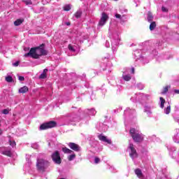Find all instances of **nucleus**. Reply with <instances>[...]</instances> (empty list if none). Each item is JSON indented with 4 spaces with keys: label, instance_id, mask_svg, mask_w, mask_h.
<instances>
[{
    "label": "nucleus",
    "instance_id": "obj_1",
    "mask_svg": "<svg viewBox=\"0 0 179 179\" xmlns=\"http://www.w3.org/2000/svg\"><path fill=\"white\" fill-rule=\"evenodd\" d=\"M139 97H141L143 100H150V102H146L144 105V113H146L147 115L150 117L152 115V109L155 108V103L152 101V95L143 93L136 94L134 96L131 98V100L133 102L139 101L141 100Z\"/></svg>",
    "mask_w": 179,
    "mask_h": 179
},
{
    "label": "nucleus",
    "instance_id": "obj_2",
    "mask_svg": "<svg viewBox=\"0 0 179 179\" xmlns=\"http://www.w3.org/2000/svg\"><path fill=\"white\" fill-rule=\"evenodd\" d=\"M129 134L134 142L139 143L143 141V134H142V133L138 130L131 128L130 129Z\"/></svg>",
    "mask_w": 179,
    "mask_h": 179
},
{
    "label": "nucleus",
    "instance_id": "obj_3",
    "mask_svg": "<svg viewBox=\"0 0 179 179\" xmlns=\"http://www.w3.org/2000/svg\"><path fill=\"white\" fill-rule=\"evenodd\" d=\"M49 166L50 162H48V161L43 159H37L36 166L38 171L44 173V171L48 169Z\"/></svg>",
    "mask_w": 179,
    "mask_h": 179
},
{
    "label": "nucleus",
    "instance_id": "obj_4",
    "mask_svg": "<svg viewBox=\"0 0 179 179\" xmlns=\"http://www.w3.org/2000/svg\"><path fill=\"white\" fill-rule=\"evenodd\" d=\"M120 36L117 34H114L111 39L112 50L113 53L117 52V48L118 47V44H120Z\"/></svg>",
    "mask_w": 179,
    "mask_h": 179
},
{
    "label": "nucleus",
    "instance_id": "obj_5",
    "mask_svg": "<svg viewBox=\"0 0 179 179\" xmlns=\"http://www.w3.org/2000/svg\"><path fill=\"white\" fill-rule=\"evenodd\" d=\"M62 150L65 154L70 155L67 157V159L69 162H72V160H74V159L76 158V155H75V152H73V151L69 148L64 147L62 148Z\"/></svg>",
    "mask_w": 179,
    "mask_h": 179
},
{
    "label": "nucleus",
    "instance_id": "obj_6",
    "mask_svg": "<svg viewBox=\"0 0 179 179\" xmlns=\"http://www.w3.org/2000/svg\"><path fill=\"white\" fill-rule=\"evenodd\" d=\"M96 113L97 111H96V109L94 108L85 109L84 110L83 120H85V121H89V120H90V115H96Z\"/></svg>",
    "mask_w": 179,
    "mask_h": 179
},
{
    "label": "nucleus",
    "instance_id": "obj_7",
    "mask_svg": "<svg viewBox=\"0 0 179 179\" xmlns=\"http://www.w3.org/2000/svg\"><path fill=\"white\" fill-rule=\"evenodd\" d=\"M36 55H37V59L41 57V55H47V51L44 50V44L41 45L39 47L35 48Z\"/></svg>",
    "mask_w": 179,
    "mask_h": 179
},
{
    "label": "nucleus",
    "instance_id": "obj_8",
    "mask_svg": "<svg viewBox=\"0 0 179 179\" xmlns=\"http://www.w3.org/2000/svg\"><path fill=\"white\" fill-rule=\"evenodd\" d=\"M128 151L129 152V156L130 157H131L132 160H134V159H136V157H138V152H136V150H135L134 144H129Z\"/></svg>",
    "mask_w": 179,
    "mask_h": 179
},
{
    "label": "nucleus",
    "instance_id": "obj_9",
    "mask_svg": "<svg viewBox=\"0 0 179 179\" xmlns=\"http://www.w3.org/2000/svg\"><path fill=\"white\" fill-rule=\"evenodd\" d=\"M52 159L55 164H61L62 160L61 159V155L59 151H55L52 154Z\"/></svg>",
    "mask_w": 179,
    "mask_h": 179
},
{
    "label": "nucleus",
    "instance_id": "obj_10",
    "mask_svg": "<svg viewBox=\"0 0 179 179\" xmlns=\"http://www.w3.org/2000/svg\"><path fill=\"white\" fill-rule=\"evenodd\" d=\"M57 125V123L55 122H48L46 123H44L40 126V130L43 131L44 129H50V128H54Z\"/></svg>",
    "mask_w": 179,
    "mask_h": 179
},
{
    "label": "nucleus",
    "instance_id": "obj_11",
    "mask_svg": "<svg viewBox=\"0 0 179 179\" xmlns=\"http://www.w3.org/2000/svg\"><path fill=\"white\" fill-rule=\"evenodd\" d=\"M136 113V111L135 110V109H131L129 108H127L124 112V116L125 119L128 118V117L131 118L132 115H135Z\"/></svg>",
    "mask_w": 179,
    "mask_h": 179
},
{
    "label": "nucleus",
    "instance_id": "obj_12",
    "mask_svg": "<svg viewBox=\"0 0 179 179\" xmlns=\"http://www.w3.org/2000/svg\"><path fill=\"white\" fill-rule=\"evenodd\" d=\"M107 20H108V15L106 13H102L101 19L99 22V26L103 27V26L107 23Z\"/></svg>",
    "mask_w": 179,
    "mask_h": 179
},
{
    "label": "nucleus",
    "instance_id": "obj_13",
    "mask_svg": "<svg viewBox=\"0 0 179 179\" xmlns=\"http://www.w3.org/2000/svg\"><path fill=\"white\" fill-rule=\"evenodd\" d=\"M68 146L70 148V149H71V150H73L74 152H80V150H82L80 146L75 143H69Z\"/></svg>",
    "mask_w": 179,
    "mask_h": 179
},
{
    "label": "nucleus",
    "instance_id": "obj_14",
    "mask_svg": "<svg viewBox=\"0 0 179 179\" xmlns=\"http://www.w3.org/2000/svg\"><path fill=\"white\" fill-rule=\"evenodd\" d=\"M98 138L99 141H101V142H104V143H108V145H111L113 143L111 139L107 138V136L103 134L98 135Z\"/></svg>",
    "mask_w": 179,
    "mask_h": 179
},
{
    "label": "nucleus",
    "instance_id": "obj_15",
    "mask_svg": "<svg viewBox=\"0 0 179 179\" xmlns=\"http://www.w3.org/2000/svg\"><path fill=\"white\" fill-rule=\"evenodd\" d=\"M24 57H31L37 59V55H36V48H32L28 53L24 54Z\"/></svg>",
    "mask_w": 179,
    "mask_h": 179
},
{
    "label": "nucleus",
    "instance_id": "obj_16",
    "mask_svg": "<svg viewBox=\"0 0 179 179\" xmlns=\"http://www.w3.org/2000/svg\"><path fill=\"white\" fill-rule=\"evenodd\" d=\"M80 118L78 116H74V115H68L67 116V124H69V122H76V121H79Z\"/></svg>",
    "mask_w": 179,
    "mask_h": 179
},
{
    "label": "nucleus",
    "instance_id": "obj_17",
    "mask_svg": "<svg viewBox=\"0 0 179 179\" xmlns=\"http://www.w3.org/2000/svg\"><path fill=\"white\" fill-rule=\"evenodd\" d=\"M115 17H116V19H120V23H125V22H127V15H121L118 13H116L115 15Z\"/></svg>",
    "mask_w": 179,
    "mask_h": 179
},
{
    "label": "nucleus",
    "instance_id": "obj_18",
    "mask_svg": "<svg viewBox=\"0 0 179 179\" xmlns=\"http://www.w3.org/2000/svg\"><path fill=\"white\" fill-rule=\"evenodd\" d=\"M68 48L69 51H71V52H76V51L79 50V46L73 43H71L69 45Z\"/></svg>",
    "mask_w": 179,
    "mask_h": 179
},
{
    "label": "nucleus",
    "instance_id": "obj_19",
    "mask_svg": "<svg viewBox=\"0 0 179 179\" xmlns=\"http://www.w3.org/2000/svg\"><path fill=\"white\" fill-rule=\"evenodd\" d=\"M134 55L135 56V58L136 59H141V61H143L142 59V50H136L134 51Z\"/></svg>",
    "mask_w": 179,
    "mask_h": 179
},
{
    "label": "nucleus",
    "instance_id": "obj_20",
    "mask_svg": "<svg viewBox=\"0 0 179 179\" xmlns=\"http://www.w3.org/2000/svg\"><path fill=\"white\" fill-rule=\"evenodd\" d=\"M173 140L176 143H179V129H176V134L173 137Z\"/></svg>",
    "mask_w": 179,
    "mask_h": 179
},
{
    "label": "nucleus",
    "instance_id": "obj_21",
    "mask_svg": "<svg viewBox=\"0 0 179 179\" xmlns=\"http://www.w3.org/2000/svg\"><path fill=\"white\" fill-rule=\"evenodd\" d=\"M150 52L151 55H153L155 57L157 61H159V59H160L161 57L160 56L157 57V51L156 50L152 48L150 49Z\"/></svg>",
    "mask_w": 179,
    "mask_h": 179
},
{
    "label": "nucleus",
    "instance_id": "obj_22",
    "mask_svg": "<svg viewBox=\"0 0 179 179\" xmlns=\"http://www.w3.org/2000/svg\"><path fill=\"white\" fill-rule=\"evenodd\" d=\"M28 92H29V87H27V86H24L20 88L18 90V93H21L22 94L24 93H27Z\"/></svg>",
    "mask_w": 179,
    "mask_h": 179
},
{
    "label": "nucleus",
    "instance_id": "obj_23",
    "mask_svg": "<svg viewBox=\"0 0 179 179\" xmlns=\"http://www.w3.org/2000/svg\"><path fill=\"white\" fill-rule=\"evenodd\" d=\"M131 78H132V76H131L130 74H125V73H124L122 75V78L126 82H129V80H131Z\"/></svg>",
    "mask_w": 179,
    "mask_h": 179
},
{
    "label": "nucleus",
    "instance_id": "obj_24",
    "mask_svg": "<svg viewBox=\"0 0 179 179\" xmlns=\"http://www.w3.org/2000/svg\"><path fill=\"white\" fill-rule=\"evenodd\" d=\"M135 174L138 177V178H143V174H142V171L139 169L135 170Z\"/></svg>",
    "mask_w": 179,
    "mask_h": 179
},
{
    "label": "nucleus",
    "instance_id": "obj_25",
    "mask_svg": "<svg viewBox=\"0 0 179 179\" xmlns=\"http://www.w3.org/2000/svg\"><path fill=\"white\" fill-rule=\"evenodd\" d=\"M171 111V106L169 105L166 108L164 109V114L169 115Z\"/></svg>",
    "mask_w": 179,
    "mask_h": 179
},
{
    "label": "nucleus",
    "instance_id": "obj_26",
    "mask_svg": "<svg viewBox=\"0 0 179 179\" xmlns=\"http://www.w3.org/2000/svg\"><path fill=\"white\" fill-rule=\"evenodd\" d=\"M147 20L150 23L153 21V14H152V13L148 12Z\"/></svg>",
    "mask_w": 179,
    "mask_h": 179
},
{
    "label": "nucleus",
    "instance_id": "obj_27",
    "mask_svg": "<svg viewBox=\"0 0 179 179\" xmlns=\"http://www.w3.org/2000/svg\"><path fill=\"white\" fill-rule=\"evenodd\" d=\"M159 100H160V104H159L160 108H164V103H166V100L163 99V97H160Z\"/></svg>",
    "mask_w": 179,
    "mask_h": 179
},
{
    "label": "nucleus",
    "instance_id": "obj_28",
    "mask_svg": "<svg viewBox=\"0 0 179 179\" xmlns=\"http://www.w3.org/2000/svg\"><path fill=\"white\" fill-rule=\"evenodd\" d=\"M136 87L138 90H143L145 89V85L142 84L141 83H138L136 84Z\"/></svg>",
    "mask_w": 179,
    "mask_h": 179
},
{
    "label": "nucleus",
    "instance_id": "obj_29",
    "mask_svg": "<svg viewBox=\"0 0 179 179\" xmlns=\"http://www.w3.org/2000/svg\"><path fill=\"white\" fill-rule=\"evenodd\" d=\"M23 23V20L18 19L14 22L15 26H20Z\"/></svg>",
    "mask_w": 179,
    "mask_h": 179
},
{
    "label": "nucleus",
    "instance_id": "obj_30",
    "mask_svg": "<svg viewBox=\"0 0 179 179\" xmlns=\"http://www.w3.org/2000/svg\"><path fill=\"white\" fill-rule=\"evenodd\" d=\"M108 170H110V171H111V173H117V169H115V167L113 166L108 165Z\"/></svg>",
    "mask_w": 179,
    "mask_h": 179
},
{
    "label": "nucleus",
    "instance_id": "obj_31",
    "mask_svg": "<svg viewBox=\"0 0 179 179\" xmlns=\"http://www.w3.org/2000/svg\"><path fill=\"white\" fill-rule=\"evenodd\" d=\"M156 28V22H152L150 23V30H155V29Z\"/></svg>",
    "mask_w": 179,
    "mask_h": 179
},
{
    "label": "nucleus",
    "instance_id": "obj_32",
    "mask_svg": "<svg viewBox=\"0 0 179 179\" xmlns=\"http://www.w3.org/2000/svg\"><path fill=\"white\" fill-rule=\"evenodd\" d=\"M82 16V11L80 10H78L77 11L76 13H75V17L77 18V19H79V17H80Z\"/></svg>",
    "mask_w": 179,
    "mask_h": 179
},
{
    "label": "nucleus",
    "instance_id": "obj_33",
    "mask_svg": "<svg viewBox=\"0 0 179 179\" xmlns=\"http://www.w3.org/2000/svg\"><path fill=\"white\" fill-rule=\"evenodd\" d=\"M64 10H66V12L71 10V5L66 4L64 6Z\"/></svg>",
    "mask_w": 179,
    "mask_h": 179
},
{
    "label": "nucleus",
    "instance_id": "obj_34",
    "mask_svg": "<svg viewBox=\"0 0 179 179\" xmlns=\"http://www.w3.org/2000/svg\"><path fill=\"white\" fill-rule=\"evenodd\" d=\"M169 89H170V86H166L162 91V94H166V93L169 92Z\"/></svg>",
    "mask_w": 179,
    "mask_h": 179
},
{
    "label": "nucleus",
    "instance_id": "obj_35",
    "mask_svg": "<svg viewBox=\"0 0 179 179\" xmlns=\"http://www.w3.org/2000/svg\"><path fill=\"white\" fill-rule=\"evenodd\" d=\"M3 155H5L6 156H12V152H10V151L9 150H6L3 152Z\"/></svg>",
    "mask_w": 179,
    "mask_h": 179
},
{
    "label": "nucleus",
    "instance_id": "obj_36",
    "mask_svg": "<svg viewBox=\"0 0 179 179\" xmlns=\"http://www.w3.org/2000/svg\"><path fill=\"white\" fill-rule=\"evenodd\" d=\"M13 80V78H12V76H8L7 77H6V81L8 82L9 83H10V82H12Z\"/></svg>",
    "mask_w": 179,
    "mask_h": 179
},
{
    "label": "nucleus",
    "instance_id": "obj_37",
    "mask_svg": "<svg viewBox=\"0 0 179 179\" xmlns=\"http://www.w3.org/2000/svg\"><path fill=\"white\" fill-rule=\"evenodd\" d=\"M94 162L95 164H99V163H100V158L95 157Z\"/></svg>",
    "mask_w": 179,
    "mask_h": 179
},
{
    "label": "nucleus",
    "instance_id": "obj_38",
    "mask_svg": "<svg viewBox=\"0 0 179 179\" xmlns=\"http://www.w3.org/2000/svg\"><path fill=\"white\" fill-rule=\"evenodd\" d=\"M40 79H45V78H47V74L46 73H42L41 74V76H39Z\"/></svg>",
    "mask_w": 179,
    "mask_h": 179
},
{
    "label": "nucleus",
    "instance_id": "obj_39",
    "mask_svg": "<svg viewBox=\"0 0 179 179\" xmlns=\"http://www.w3.org/2000/svg\"><path fill=\"white\" fill-rule=\"evenodd\" d=\"M31 148H33V149H38L39 145L37 144V143H35L31 145Z\"/></svg>",
    "mask_w": 179,
    "mask_h": 179
},
{
    "label": "nucleus",
    "instance_id": "obj_40",
    "mask_svg": "<svg viewBox=\"0 0 179 179\" xmlns=\"http://www.w3.org/2000/svg\"><path fill=\"white\" fill-rule=\"evenodd\" d=\"M20 62H15V63H13V66H19Z\"/></svg>",
    "mask_w": 179,
    "mask_h": 179
},
{
    "label": "nucleus",
    "instance_id": "obj_41",
    "mask_svg": "<svg viewBox=\"0 0 179 179\" xmlns=\"http://www.w3.org/2000/svg\"><path fill=\"white\" fill-rule=\"evenodd\" d=\"M3 114H9V110H8V109H4L2 111Z\"/></svg>",
    "mask_w": 179,
    "mask_h": 179
},
{
    "label": "nucleus",
    "instance_id": "obj_42",
    "mask_svg": "<svg viewBox=\"0 0 179 179\" xmlns=\"http://www.w3.org/2000/svg\"><path fill=\"white\" fill-rule=\"evenodd\" d=\"M24 3L26 5H31L32 3H31V1L30 0H29V1H25Z\"/></svg>",
    "mask_w": 179,
    "mask_h": 179
},
{
    "label": "nucleus",
    "instance_id": "obj_43",
    "mask_svg": "<svg viewBox=\"0 0 179 179\" xmlns=\"http://www.w3.org/2000/svg\"><path fill=\"white\" fill-rule=\"evenodd\" d=\"M162 12H168L169 10L166 7L162 6Z\"/></svg>",
    "mask_w": 179,
    "mask_h": 179
},
{
    "label": "nucleus",
    "instance_id": "obj_44",
    "mask_svg": "<svg viewBox=\"0 0 179 179\" xmlns=\"http://www.w3.org/2000/svg\"><path fill=\"white\" fill-rule=\"evenodd\" d=\"M18 79H19V80H20V82H23V80H24V77H23V76H18Z\"/></svg>",
    "mask_w": 179,
    "mask_h": 179
},
{
    "label": "nucleus",
    "instance_id": "obj_45",
    "mask_svg": "<svg viewBox=\"0 0 179 179\" xmlns=\"http://www.w3.org/2000/svg\"><path fill=\"white\" fill-rule=\"evenodd\" d=\"M10 146H16V143L15 141H10Z\"/></svg>",
    "mask_w": 179,
    "mask_h": 179
},
{
    "label": "nucleus",
    "instance_id": "obj_46",
    "mask_svg": "<svg viewBox=\"0 0 179 179\" xmlns=\"http://www.w3.org/2000/svg\"><path fill=\"white\" fill-rule=\"evenodd\" d=\"M106 48H109V47H110V42H108V41H106Z\"/></svg>",
    "mask_w": 179,
    "mask_h": 179
},
{
    "label": "nucleus",
    "instance_id": "obj_47",
    "mask_svg": "<svg viewBox=\"0 0 179 179\" xmlns=\"http://www.w3.org/2000/svg\"><path fill=\"white\" fill-rule=\"evenodd\" d=\"M47 72H48V69H45L43 70V73H45V74L47 75Z\"/></svg>",
    "mask_w": 179,
    "mask_h": 179
},
{
    "label": "nucleus",
    "instance_id": "obj_48",
    "mask_svg": "<svg viewBox=\"0 0 179 179\" xmlns=\"http://www.w3.org/2000/svg\"><path fill=\"white\" fill-rule=\"evenodd\" d=\"M174 93H176V94H179V90H175Z\"/></svg>",
    "mask_w": 179,
    "mask_h": 179
},
{
    "label": "nucleus",
    "instance_id": "obj_49",
    "mask_svg": "<svg viewBox=\"0 0 179 179\" xmlns=\"http://www.w3.org/2000/svg\"><path fill=\"white\" fill-rule=\"evenodd\" d=\"M66 26H71V22H65Z\"/></svg>",
    "mask_w": 179,
    "mask_h": 179
},
{
    "label": "nucleus",
    "instance_id": "obj_50",
    "mask_svg": "<svg viewBox=\"0 0 179 179\" xmlns=\"http://www.w3.org/2000/svg\"><path fill=\"white\" fill-rule=\"evenodd\" d=\"M131 73H135V69L134 68H131Z\"/></svg>",
    "mask_w": 179,
    "mask_h": 179
},
{
    "label": "nucleus",
    "instance_id": "obj_51",
    "mask_svg": "<svg viewBox=\"0 0 179 179\" xmlns=\"http://www.w3.org/2000/svg\"><path fill=\"white\" fill-rule=\"evenodd\" d=\"M105 58H106L107 59H108V58H110V55H107V56L105 57Z\"/></svg>",
    "mask_w": 179,
    "mask_h": 179
},
{
    "label": "nucleus",
    "instance_id": "obj_52",
    "mask_svg": "<svg viewBox=\"0 0 179 179\" xmlns=\"http://www.w3.org/2000/svg\"><path fill=\"white\" fill-rule=\"evenodd\" d=\"M27 162H28V164H30L31 163V161L30 159H28Z\"/></svg>",
    "mask_w": 179,
    "mask_h": 179
},
{
    "label": "nucleus",
    "instance_id": "obj_53",
    "mask_svg": "<svg viewBox=\"0 0 179 179\" xmlns=\"http://www.w3.org/2000/svg\"><path fill=\"white\" fill-rule=\"evenodd\" d=\"M42 3H43V5H45V0H42Z\"/></svg>",
    "mask_w": 179,
    "mask_h": 179
},
{
    "label": "nucleus",
    "instance_id": "obj_54",
    "mask_svg": "<svg viewBox=\"0 0 179 179\" xmlns=\"http://www.w3.org/2000/svg\"><path fill=\"white\" fill-rule=\"evenodd\" d=\"M0 135H2V130L0 129Z\"/></svg>",
    "mask_w": 179,
    "mask_h": 179
},
{
    "label": "nucleus",
    "instance_id": "obj_55",
    "mask_svg": "<svg viewBox=\"0 0 179 179\" xmlns=\"http://www.w3.org/2000/svg\"><path fill=\"white\" fill-rule=\"evenodd\" d=\"M148 62H149V61H147V62H146V64H148Z\"/></svg>",
    "mask_w": 179,
    "mask_h": 179
},
{
    "label": "nucleus",
    "instance_id": "obj_56",
    "mask_svg": "<svg viewBox=\"0 0 179 179\" xmlns=\"http://www.w3.org/2000/svg\"><path fill=\"white\" fill-rule=\"evenodd\" d=\"M27 157H29V156H28V157H27Z\"/></svg>",
    "mask_w": 179,
    "mask_h": 179
},
{
    "label": "nucleus",
    "instance_id": "obj_57",
    "mask_svg": "<svg viewBox=\"0 0 179 179\" xmlns=\"http://www.w3.org/2000/svg\"><path fill=\"white\" fill-rule=\"evenodd\" d=\"M115 1H118V0H115Z\"/></svg>",
    "mask_w": 179,
    "mask_h": 179
}]
</instances>
